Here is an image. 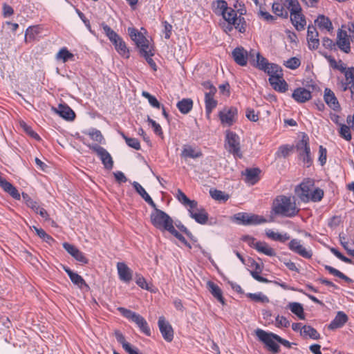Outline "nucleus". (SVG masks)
I'll use <instances>...</instances> for the list:
<instances>
[{
  "label": "nucleus",
  "instance_id": "obj_41",
  "mask_svg": "<svg viewBox=\"0 0 354 354\" xmlns=\"http://www.w3.org/2000/svg\"><path fill=\"white\" fill-rule=\"evenodd\" d=\"M301 336L304 338L309 337L315 340L320 339V334L317 330L308 325H304L303 326V330H301Z\"/></svg>",
  "mask_w": 354,
  "mask_h": 354
},
{
  "label": "nucleus",
  "instance_id": "obj_50",
  "mask_svg": "<svg viewBox=\"0 0 354 354\" xmlns=\"http://www.w3.org/2000/svg\"><path fill=\"white\" fill-rule=\"evenodd\" d=\"M252 266H254L255 268V270H251L250 271V274L252 275V277L255 279L257 280V281L259 282H261V283H268L269 281L263 277H261L259 274L261 272V269L260 268V266L259 263H256V262H254V263L252 264Z\"/></svg>",
  "mask_w": 354,
  "mask_h": 354
},
{
  "label": "nucleus",
  "instance_id": "obj_25",
  "mask_svg": "<svg viewBox=\"0 0 354 354\" xmlns=\"http://www.w3.org/2000/svg\"><path fill=\"white\" fill-rule=\"evenodd\" d=\"M234 62L241 66H246L248 59H249V53L243 47L234 48L232 53Z\"/></svg>",
  "mask_w": 354,
  "mask_h": 354
},
{
  "label": "nucleus",
  "instance_id": "obj_45",
  "mask_svg": "<svg viewBox=\"0 0 354 354\" xmlns=\"http://www.w3.org/2000/svg\"><path fill=\"white\" fill-rule=\"evenodd\" d=\"M74 55L68 51L66 47L62 48L56 55V59L62 60L64 63L73 59Z\"/></svg>",
  "mask_w": 354,
  "mask_h": 354
},
{
  "label": "nucleus",
  "instance_id": "obj_62",
  "mask_svg": "<svg viewBox=\"0 0 354 354\" xmlns=\"http://www.w3.org/2000/svg\"><path fill=\"white\" fill-rule=\"evenodd\" d=\"M34 229L37 234L46 242L49 243L50 241H53L52 236L48 235L43 229L37 228L36 227H34Z\"/></svg>",
  "mask_w": 354,
  "mask_h": 354
},
{
  "label": "nucleus",
  "instance_id": "obj_49",
  "mask_svg": "<svg viewBox=\"0 0 354 354\" xmlns=\"http://www.w3.org/2000/svg\"><path fill=\"white\" fill-rule=\"evenodd\" d=\"M286 4V9L290 12V15L293 12H299L302 8L298 0H283Z\"/></svg>",
  "mask_w": 354,
  "mask_h": 354
},
{
  "label": "nucleus",
  "instance_id": "obj_18",
  "mask_svg": "<svg viewBox=\"0 0 354 354\" xmlns=\"http://www.w3.org/2000/svg\"><path fill=\"white\" fill-rule=\"evenodd\" d=\"M288 248L305 259H309L313 257L312 250L304 247L301 240L297 239H292L288 243Z\"/></svg>",
  "mask_w": 354,
  "mask_h": 354
},
{
  "label": "nucleus",
  "instance_id": "obj_61",
  "mask_svg": "<svg viewBox=\"0 0 354 354\" xmlns=\"http://www.w3.org/2000/svg\"><path fill=\"white\" fill-rule=\"evenodd\" d=\"M88 136L91 140L100 144L104 140V137L99 130L94 129L89 131Z\"/></svg>",
  "mask_w": 354,
  "mask_h": 354
},
{
  "label": "nucleus",
  "instance_id": "obj_36",
  "mask_svg": "<svg viewBox=\"0 0 354 354\" xmlns=\"http://www.w3.org/2000/svg\"><path fill=\"white\" fill-rule=\"evenodd\" d=\"M212 8L215 15L222 16L230 7L225 0H216L212 2Z\"/></svg>",
  "mask_w": 354,
  "mask_h": 354
},
{
  "label": "nucleus",
  "instance_id": "obj_43",
  "mask_svg": "<svg viewBox=\"0 0 354 354\" xmlns=\"http://www.w3.org/2000/svg\"><path fill=\"white\" fill-rule=\"evenodd\" d=\"M209 194L213 199L218 201L225 202L230 198L229 194L216 189H210Z\"/></svg>",
  "mask_w": 354,
  "mask_h": 354
},
{
  "label": "nucleus",
  "instance_id": "obj_29",
  "mask_svg": "<svg viewBox=\"0 0 354 354\" xmlns=\"http://www.w3.org/2000/svg\"><path fill=\"white\" fill-rule=\"evenodd\" d=\"M0 187L5 192L9 194L14 199L20 200L21 195L17 189L1 176H0Z\"/></svg>",
  "mask_w": 354,
  "mask_h": 354
},
{
  "label": "nucleus",
  "instance_id": "obj_44",
  "mask_svg": "<svg viewBox=\"0 0 354 354\" xmlns=\"http://www.w3.org/2000/svg\"><path fill=\"white\" fill-rule=\"evenodd\" d=\"M21 196L25 204L29 208H30L35 212H38L39 207L40 206L37 201H34L27 193L23 192Z\"/></svg>",
  "mask_w": 354,
  "mask_h": 354
},
{
  "label": "nucleus",
  "instance_id": "obj_32",
  "mask_svg": "<svg viewBox=\"0 0 354 354\" xmlns=\"http://www.w3.org/2000/svg\"><path fill=\"white\" fill-rule=\"evenodd\" d=\"M117 270L121 281L129 283L132 279V271L124 262L117 263Z\"/></svg>",
  "mask_w": 354,
  "mask_h": 354
},
{
  "label": "nucleus",
  "instance_id": "obj_60",
  "mask_svg": "<svg viewBox=\"0 0 354 354\" xmlns=\"http://www.w3.org/2000/svg\"><path fill=\"white\" fill-rule=\"evenodd\" d=\"M142 95L148 100L150 105L156 109H160V104L156 99V97L147 91H142Z\"/></svg>",
  "mask_w": 354,
  "mask_h": 354
},
{
  "label": "nucleus",
  "instance_id": "obj_63",
  "mask_svg": "<svg viewBox=\"0 0 354 354\" xmlns=\"http://www.w3.org/2000/svg\"><path fill=\"white\" fill-rule=\"evenodd\" d=\"M327 159V150L322 145L319 147V161L321 165H324Z\"/></svg>",
  "mask_w": 354,
  "mask_h": 354
},
{
  "label": "nucleus",
  "instance_id": "obj_19",
  "mask_svg": "<svg viewBox=\"0 0 354 354\" xmlns=\"http://www.w3.org/2000/svg\"><path fill=\"white\" fill-rule=\"evenodd\" d=\"M158 325L164 339L168 342H171L174 339V330L171 325L163 316L159 317Z\"/></svg>",
  "mask_w": 354,
  "mask_h": 354
},
{
  "label": "nucleus",
  "instance_id": "obj_4",
  "mask_svg": "<svg viewBox=\"0 0 354 354\" xmlns=\"http://www.w3.org/2000/svg\"><path fill=\"white\" fill-rule=\"evenodd\" d=\"M117 309L124 317L135 323L141 333L148 337L151 335V328L142 315L124 307H118Z\"/></svg>",
  "mask_w": 354,
  "mask_h": 354
},
{
  "label": "nucleus",
  "instance_id": "obj_1",
  "mask_svg": "<svg viewBox=\"0 0 354 354\" xmlns=\"http://www.w3.org/2000/svg\"><path fill=\"white\" fill-rule=\"evenodd\" d=\"M295 192L299 198L305 203L319 202L322 200L324 192L319 187H315V180L312 178H305L300 185L296 187Z\"/></svg>",
  "mask_w": 354,
  "mask_h": 354
},
{
  "label": "nucleus",
  "instance_id": "obj_30",
  "mask_svg": "<svg viewBox=\"0 0 354 354\" xmlns=\"http://www.w3.org/2000/svg\"><path fill=\"white\" fill-rule=\"evenodd\" d=\"M63 270L67 273L72 283L77 286L79 288H83L84 287L88 288L85 280L82 276L77 273L73 272L68 267L63 266Z\"/></svg>",
  "mask_w": 354,
  "mask_h": 354
},
{
  "label": "nucleus",
  "instance_id": "obj_15",
  "mask_svg": "<svg viewBox=\"0 0 354 354\" xmlns=\"http://www.w3.org/2000/svg\"><path fill=\"white\" fill-rule=\"evenodd\" d=\"M281 69L279 66V71L268 74L269 82L274 90L279 93H285L288 88L287 82L283 79Z\"/></svg>",
  "mask_w": 354,
  "mask_h": 354
},
{
  "label": "nucleus",
  "instance_id": "obj_6",
  "mask_svg": "<svg viewBox=\"0 0 354 354\" xmlns=\"http://www.w3.org/2000/svg\"><path fill=\"white\" fill-rule=\"evenodd\" d=\"M238 12L240 14L239 16H237V12L230 7L221 17L224 20L223 21L236 25L235 29L241 33H244L246 31L247 24L245 18L241 15L245 14L246 10L239 9Z\"/></svg>",
  "mask_w": 354,
  "mask_h": 354
},
{
  "label": "nucleus",
  "instance_id": "obj_53",
  "mask_svg": "<svg viewBox=\"0 0 354 354\" xmlns=\"http://www.w3.org/2000/svg\"><path fill=\"white\" fill-rule=\"evenodd\" d=\"M120 135L125 140L127 145L136 150L140 149V143L137 138H129L124 133H121Z\"/></svg>",
  "mask_w": 354,
  "mask_h": 354
},
{
  "label": "nucleus",
  "instance_id": "obj_58",
  "mask_svg": "<svg viewBox=\"0 0 354 354\" xmlns=\"http://www.w3.org/2000/svg\"><path fill=\"white\" fill-rule=\"evenodd\" d=\"M283 65L288 68L295 70L300 66L301 61L299 58L292 57L288 59L287 61H285Z\"/></svg>",
  "mask_w": 354,
  "mask_h": 354
},
{
  "label": "nucleus",
  "instance_id": "obj_13",
  "mask_svg": "<svg viewBox=\"0 0 354 354\" xmlns=\"http://www.w3.org/2000/svg\"><path fill=\"white\" fill-rule=\"evenodd\" d=\"M128 32L131 39L135 42L137 47L140 49V53L151 49L148 39L138 29L135 28H129Z\"/></svg>",
  "mask_w": 354,
  "mask_h": 354
},
{
  "label": "nucleus",
  "instance_id": "obj_9",
  "mask_svg": "<svg viewBox=\"0 0 354 354\" xmlns=\"http://www.w3.org/2000/svg\"><path fill=\"white\" fill-rule=\"evenodd\" d=\"M225 147L235 158H242L239 136L234 132L227 131L225 133Z\"/></svg>",
  "mask_w": 354,
  "mask_h": 354
},
{
  "label": "nucleus",
  "instance_id": "obj_26",
  "mask_svg": "<svg viewBox=\"0 0 354 354\" xmlns=\"http://www.w3.org/2000/svg\"><path fill=\"white\" fill-rule=\"evenodd\" d=\"M315 24L321 31H326L329 33H332L333 31L334 28L332 21L328 17L324 15H319L315 20Z\"/></svg>",
  "mask_w": 354,
  "mask_h": 354
},
{
  "label": "nucleus",
  "instance_id": "obj_17",
  "mask_svg": "<svg viewBox=\"0 0 354 354\" xmlns=\"http://www.w3.org/2000/svg\"><path fill=\"white\" fill-rule=\"evenodd\" d=\"M350 37L346 30H342V28L338 30L335 41L336 46L341 51L346 54L351 52Z\"/></svg>",
  "mask_w": 354,
  "mask_h": 354
},
{
  "label": "nucleus",
  "instance_id": "obj_40",
  "mask_svg": "<svg viewBox=\"0 0 354 354\" xmlns=\"http://www.w3.org/2000/svg\"><path fill=\"white\" fill-rule=\"evenodd\" d=\"M256 250L268 257H274L276 255L275 250L266 242H258L256 245Z\"/></svg>",
  "mask_w": 354,
  "mask_h": 354
},
{
  "label": "nucleus",
  "instance_id": "obj_24",
  "mask_svg": "<svg viewBox=\"0 0 354 354\" xmlns=\"http://www.w3.org/2000/svg\"><path fill=\"white\" fill-rule=\"evenodd\" d=\"M319 34L316 28L313 26H308L307 30L308 46L310 50H316L319 46Z\"/></svg>",
  "mask_w": 354,
  "mask_h": 354
},
{
  "label": "nucleus",
  "instance_id": "obj_39",
  "mask_svg": "<svg viewBox=\"0 0 354 354\" xmlns=\"http://www.w3.org/2000/svg\"><path fill=\"white\" fill-rule=\"evenodd\" d=\"M133 186L136 191L149 205H151L152 207H155V203L140 184L137 182H134L133 183Z\"/></svg>",
  "mask_w": 354,
  "mask_h": 354
},
{
  "label": "nucleus",
  "instance_id": "obj_7",
  "mask_svg": "<svg viewBox=\"0 0 354 354\" xmlns=\"http://www.w3.org/2000/svg\"><path fill=\"white\" fill-rule=\"evenodd\" d=\"M150 219L152 225L161 231H168L174 225L173 219L165 212L158 209L155 204Z\"/></svg>",
  "mask_w": 354,
  "mask_h": 354
},
{
  "label": "nucleus",
  "instance_id": "obj_57",
  "mask_svg": "<svg viewBox=\"0 0 354 354\" xmlns=\"http://www.w3.org/2000/svg\"><path fill=\"white\" fill-rule=\"evenodd\" d=\"M247 297L256 302L268 303L269 301L268 297L262 292L248 293Z\"/></svg>",
  "mask_w": 354,
  "mask_h": 354
},
{
  "label": "nucleus",
  "instance_id": "obj_59",
  "mask_svg": "<svg viewBox=\"0 0 354 354\" xmlns=\"http://www.w3.org/2000/svg\"><path fill=\"white\" fill-rule=\"evenodd\" d=\"M259 10L258 12V17L266 21H272L275 19L274 17L270 15L268 12L265 10L263 5H259Z\"/></svg>",
  "mask_w": 354,
  "mask_h": 354
},
{
  "label": "nucleus",
  "instance_id": "obj_42",
  "mask_svg": "<svg viewBox=\"0 0 354 354\" xmlns=\"http://www.w3.org/2000/svg\"><path fill=\"white\" fill-rule=\"evenodd\" d=\"M272 11L273 12L281 17L287 18L288 17V11L286 9L285 6L278 2H274L272 3Z\"/></svg>",
  "mask_w": 354,
  "mask_h": 354
},
{
  "label": "nucleus",
  "instance_id": "obj_10",
  "mask_svg": "<svg viewBox=\"0 0 354 354\" xmlns=\"http://www.w3.org/2000/svg\"><path fill=\"white\" fill-rule=\"evenodd\" d=\"M232 219L236 223L242 225H256L266 222V219L261 216L246 212L235 214Z\"/></svg>",
  "mask_w": 354,
  "mask_h": 354
},
{
  "label": "nucleus",
  "instance_id": "obj_38",
  "mask_svg": "<svg viewBox=\"0 0 354 354\" xmlns=\"http://www.w3.org/2000/svg\"><path fill=\"white\" fill-rule=\"evenodd\" d=\"M266 234L268 238L270 239L272 241H279L281 243H284L286 241L290 239V236L287 233L280 234L279 232H276L272 230L268 229L266 230Z\"/></svg>",
  "mask_w": 354,
  "mask_h": 354
},
{
  "label": "nucleus",
  "instance_id": "obj_56",
  "mask_svg": "<svg viewBox=\"0 0 354 354\" xmlns=\"http://www.w3.org/2000/svg\"><path fill=\"white\" fill-rule=\"evenodd\" d=\"M167 232H169L172 235H174L176 239H178L184 245H185L189 249L192 248L191 245L187 241L185 238L175 229L174 225L170 227V229Z\"/></svg>",
  "mask_w": 354,
  "mask_h": 354
},
{
  "label": "nucleus",
  "instance_id": "obj_22",
  "mask_svg": "<svg viewBox=\"0 0 354 354\" xmlns=\"http://www.w3.org/2000/svg\"><path fill=\"white\" fill-rule=\"evenodd\" d=\"M203 156V152L200 148L191 145H184L180 153V157L185 160L187 158L196 159Z\"/></svg>",
  "mask_w": 354,
  "mask_h": 354
},
{
  "label": "nucleus",
  "instance_id": "obj_2",
  "mask_svg": "<svg viewBox=\"0 0 354 354\" xmlns=\"http://www.w3.org/2000/svg\"><path fill=\"white\" fill-rule=\"evenodd\" d=\"M272 211L276 215L285 217H293L299 212L295 201L290 197L283 195L278 196L273 202Z\"/></svg>",
  "mask_w": 354,
  "mask_h": 354
},
{
  "label": "nucleus",
  "instance_id": "obj_47",
  "mask_svg": "<svg viewBox=\"0 0 354 354\" xmlns=\"http://www.w3.org/2000/svg\"><path fill=\"white\" fill-rule=\"evenodd\" d=\"M324 268L325 270H326L330 274L335 276V277H337L343 280H344L347 283H351L352 282V279L351 278H349L348 277L346 276L344 273H342V272H340L339 270H337L336 268L330 266H328V265H326L324 266Z\"/></svg>",
  "mask_w": 354,
  "mask_h": 354
},
{
  "label": "nucleus",
  "instance_id": "obj_20",
  "mask_svg": "<svg viewBox=\"0 0 354 354\" xmlns=\"http://www.w3.org/2000/svg\"><path fill=\"white\" fill-rule=\"evenodd\" d=\"M62 246L64 248V250L68 254H70L77 261L84 265L87 264L88 263V259L85 256V254L74 245H72L67 242H64L62 244Z\"/></svg>",
  "mask_w": 354,
  "mask_h": 354
},
{
  "label": "nucleus",
  "instance_id": "obj_21",
  "mask_svg": "<svg viewBox=\"0 0 354 354\" xmlns=\"http://www.w3.org/2000/svg\"><path fill=\"white\" fill-rule=\"evenodd\" d=\"M51 110L53 113L68 121H73L75 118V112L66 104H59L57 108L52 106Z\"/></svg>",
  "mask_w": 354,
  "mask_h": 354
},
{
  "label": "nucleus",
  "instance_id": "obj_46",
  "mask_svg": "<svg viewBox=\"0 0 354 354\" xmlns=\"http://www.w3.org/2000/svg\"><path fill=\"white\" fill-rule=\"evenodd\" d=\"M176 197L183 205L187 207L191 204L192 205H196V201L190 200L184 192H183L180 189H177Z\"/></svg>",
  "mask_w": 354,
  "mask_h": 354
},
{
  "label": "nucleus",
  "instance_id": "obj_14",
  "mask_svg": "<svg viewBox=\"0 0 354 354\" xmlns=\"http://www.w3.org/2000/svg\"><path fill=\"white\" fill-rule=\"evenodd\" d=\"M203 86L205 88L209 90V91L205 93V112L207 116L209 117L212 111L217 106V101L214 98L216 93V88L209 82H205Z\"/></svg>",
  "mask_w": 354,
  "mask_h": 354
},
{
  "label": "nucleus",
  "instance_id": "obj_16",
  "mask_svg": "<svg viewBox=\"0 0 354 354\" xmlns=\"http://www.w3.org/2000/svg\"><path fill=\"white\" fill-rule=\"evenodd\" d=\"M237 115L238 110L233 106L224 108L218 113L221 124L227 127H231L236 122Z\"/></svg>",
  "mask_w": 354,
  "mask_h": 354
},
{
  "label": "nucleus",
  "instance_id": "obj_8",
  "mask_svg": "<svg viewBox=\"0 0 354 354\" xmlns=\"http://www.w3.org/2000/svg\"><path fill=\"white\" fill-rule=\"evenodd\" d=\"M254 333L259 341L264 344L268 351L273 353H279L280 347L278 344L277 334L261 328H257Z\"/></svg>",
  "mask_w": 354,
  "mask_h": 354
},
{
  "label": "nucleus",
  "instance_id": "obj_3",
  "mask_svg": "<svg viewBox=\"0 0 354 354\" xmlns=\"http://www.w3.org/2000/svg\"><path fill=\"white\" fill-rule=\"evenodd\" d=\"M100 26L105 35L114 46L118 53L124 58H129L130 52L123 39L105 22H102Z\"/></svg>",
  "mask_w": 354,
  "mask_h": 354
},
{
  "label": "nucleus",
  "instance_id": "obj_51",
  "mask_svg": "<svg viewBox=\"0 0 354 354\" xmlns=\"http://www.w3.org/2000/svg\"><path fill=\"white\" fill-rule=\"evenodd\" d=\"M198 223L201 225L205 224L208 221V214L206 210L203 208L200 210V212H197L196 213H193V218Z\"/></svg>",
  "mask_w": 354,
  "mask_h": 354
},
{
  "label": "nucleus",
  "instance_id": "obj_55",
  "mask_svg": "<svg viewBox=\"0 0 354 354\" xmlns=\"http://www.w3.org/2000/svg\"><path fill=\"white\" fill-rule=\"evenodd\" d=\"M350 129V125L347 126L344 124H339V136L346 141H350L352 138Z\"/></svg>",
  "mask_w": 354,
  "mask_h": 354
},
{
  "label": "nucleus",
  "instance_id": "obj_33",
  "mask_svg": "<svg viewBox=\"0 0 354 354\" xmlns=\"http://www.w3.org/2000/svg\"><path fill=\"white\" fill-rule=\"evenodd\" d=\"M319 53L321 55H322L326 59L331 68H333V69L338 70L342 73H344V76L346 77V72H347V68L346 67V65L342 60L339 59L338 62H337L333 57H332L331 55H328L326 53L322 51H319Z\"/></svg>",
  "mask_w": 354,
  "mask_h": 354
},
{
  "label": "nucleus",
  "instance_id": "obj_64",
  "mask_svg": "<svg viewBox=\"0 0 354 354\" xmlns=\"http://www.w3.org/2000/svg\"><path fill=\"white\" fill-rule=\"evenodd\" d=\"M330 252L339 259L346 263H352V260L344 255H343L338 250L334 248H330Z\"/></svg>",
  "mask_w": 354,
  "mask_h": 354
},
{
  "label": "nucleus",
  "instance_id": "obj_48",
  "mask_svg": "<svg viewBox=\"0 0 354 354\" xmlns=\"http://www.w3.org/2000/svg\"><path fill=\"white\" fill-rule=\"evenodd\" d=\"M289 308L291 312L295 314L300 319H305L303 306L299 303H290L289 304Z\"/></svg>",
  "mask_w": 354,
  "mask_h": 354
},
{
  "label": "nucleus",
  "instance_id": "obj_23",
  "mask_svg": "<svg viewBox=\"0 0 354 354\" xmlns=\"http://www.w3.org/2000/svg\"><path fill=\"white\" fill-rule=\"evenodd\" d=\"M292 97L297 103L303 104L312 98V93L304 87H298L293 91Z\"/></svg>",
  "mask_w": 354,
  "mask_h": 354
},
{
  "label": "nucleus",
  "instance_id": "obj_37",
  "mask_svg": "<svg viewBox=\"0 0 354 354\" xmlns=\"http://www.w3.org/2000/svg\"><path fill=\"white\" fill-rule=\"evenodd\" d=\"M193 104L194 102L192 99L183 98L177 103L176 106L181 113L187 114L192 109Z\"/></svg>",
  "mask_w": 354,
  "mask_h": 354
},
{
  "label": "nucleus",
  "instance_id": "obj_52",
  "mask_svg": "<svg viewBox=\"0 0 354 354\" xmlns=\"http://www.w3.org/2000/svg\"><path fill=\"white\" fill-rule=\"evenodd\" d=\"M293 147L288 145H283L278 148L275 153L276 158H286L289 156L290 151L292 150Z\"/></svg>",
  "mask_w": 354,
  "mask_h": 354
},
{
  "label": "nucleus",
  "instance_id": "obj_54",
  "mask_svg": "<svg viewBox=\"0 0 354 354\" xmlns=\"http://www.w3.org/2000/svg\"><path fill=\"white\" fill-rule=\"evenodd\" d=\"M140 55L145 58L147 62L153 69V71H156L157 70V66L156 62L151 58V57L153 55V49L151 48L147 51H145L140 53Z\"/></svg>",
  "mask_w": 354,
  "mask_h": 354
},
{
  "label": "nucleus",
  "instance_id": "obj_11",
  "mask_svg": "<svg viewBox=\"0 0 354 354\" xmlns=\"http://www.w3.org/2000/svg\"><path fill=\"white\" fill-rule=\"evenodd\" d=\"M296 148L299 151V158L307 167H310L313 164V158L310 155L309 138L306 134H303L301 139L297 143Z\"/></svg>",
  "mask_w": 354,
  "mask_h": 354
},
{
  "label": "nucleus",
  "instance_id": "obj_27",
  "mask_svg": "<svg viewBox=\"0 0 354 354\" xmlns=\"http://www.w3.org/2000/svg\"><path fill=\"white\" fill-rule=\"evenodd\" d=\"M261 170L259 168H247L242 172L245 176V182L249 185H254L260 180Z\"/></svg>",
  "mask_w": 354,
  "mask_h": 354
},
{
  "label": "nucleus",
  "instance_id": "obj_35",
  "mask_svg": "<svg viewBox=\"0 0 354 354\" xmlns=\"http://www.w3.org/2000/svg\"><path fill=\"white\" fill-rule=\"evenodd\" d=\"M207 288L214 298H216L222 304H225V299L223 296L222 290L217 284L213 281H208L207 282Z\"/></svg>",
  "mask_w": 354,
  "mask_h": 354
},
{
  "label": "nucleus",
  "instance_id": "obj_12",
  "mask_svg": "<svg viewBox=\"0 0 354 354\" xmlns=\"http://www.w3.org/2000/svg\"><path fill=\"white\" fill-rule=\"evenodd\" d=\"M84 144L97 154V156L100 158L105 169L108 170L112 169L113 167V158L111 154L104 147L97 144H87L85 142Z\"/></svg>",
  "mask_w": 354,
  "mask_h": 354
},
{
  "label": "nucleus",
  "instance_id": "obj_34",
  "mask_svg": "<svg viewBox=\"0 0 354 354\" xmlns=\"http://www.w3.org/2000/svg\"><path fill=\"white\" fill-rule=\"evenodd\" d=\"M348 316L342 311H339L333 321L330 323L328 328L335 330L342 328L348 321Z\"/></svg>",
  "mask_w": 354,
  "mask_h": 354
},
{
  "label": "nucleus",
  "instance_id": "obj_31",
  "mask_svg": "<svg viewBox=\"0 0 354 354\" xmlns=\"http://www.w3.org/2000/svg\"><path fill=\"white\" fill-rule=\"evenodd\" d=\"M324 100L326 104L333 110H338L340 108L339 103L334 93L329 88L324 89Z\"/></svg>",
  "mask_w": 354,
  "mask_h": 354
},
{
  "label": "nucleus",
  "instance_id": "obj_28",
  "mask_svg": "<svg viewBox=\"0 0 354 354\" xmlns=\"http://www.w3.org/2000/svg\"><path fill=\"white\" fill-rule=\"evenodd\" d=\"M290 20L297 30L301 31L305 29L306 21L302 10H299V12L291 13Z\"/></svg>",
  "mask_w": 354,
  "mask_h": 354
},
{
  "label": "nucleus",
  "instance_id": "obj_5",
  "mask_svg": "<svg viewBox=\"0 0 354 354\" xmlns=\"http://www.w3.org/2000/svg\"><path fill=\"white\" fill-rule=\"evenodd\" d=\"M249 61L254 67L264 71L268 75L279 71V66L277 64L269 63L266 58L254 50L250 51Z\"/></svg>",
  "mask_w": 354,
  "mask_h": 354
}]
</instances>
